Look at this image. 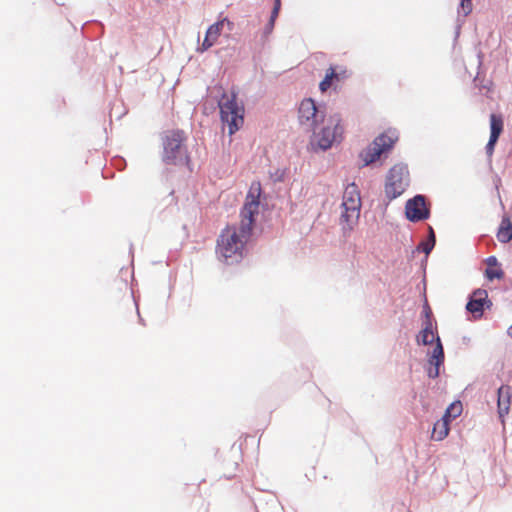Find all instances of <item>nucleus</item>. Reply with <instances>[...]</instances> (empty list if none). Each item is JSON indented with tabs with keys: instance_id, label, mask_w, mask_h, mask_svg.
<instances>
[{
	"instance_id": "1",
	"label": "nucleus",
	"mask_w": 512,
	"mask_h": 512,
	"mask_svg": "<svg viewBox=\"0 0 512 512\" xmlns=\"http://www.w3.org/2000/svg\"><path fill=\"white\" fill-rule=\"evenodd\" d=\"M261 185L253 182L241 209L239 226H227L217 240V254L226 264L239 262L252 235L255 216L259 213Z\"/></svg>"
},
{
	"instance_id": "2",
	"label": "nucleus",
	"mask_w": 512,
	"mask_h": 512,
	"mask_svg": "<svg viewBox=\"0 0 512 512\" xmlns=\"http://www.w3.org/2000/svg\"><path fill=\"white\" fill-rule=\"evenodd\" d=\"M310 146L313 150H328L343 139L344 127L338 114L330 115L310 131Z\"/></svg>"
},
{
	"instance_id": "3",
	"label": "nucleus",
	"mask_w": 512,
	"mask_h": 512,
	"mask_svg": "<svg viewBox=\"0 0 512 512\" xmlns=\"http://www.w3.org/2000/svg\"><path fill=\"white\" fill-rule=\"evenodd\" d=\"M218 106L222 123L227 125L229 135H233L244 124V107L238 103L236 92L223 93Z\"/></svg>"
},
{
	"instance_id": "4",
	"label": "nucleus",
	"mask_w": 512,
	"mask_h": 512,
	"mask_svg": "<svg viewBox=\"0 0 512 512\" xmlns=\"http://www.w3.org/2000/svg\"><path fill=\"white\" fill-rule=\"evenodd\" d=\"M436 341L435 346L429 357V364L433 367L428 369V376L436 378L439 375V368L444 362V350L439 336L437 335V327L433 326L432 319L424 320L423 329L417 336V343L429 345Z\"/></svg>"
},
{
	"instance_id": "5",
	"label": "nucleus",
	"mask_w": 512,
	"mask_h": 512,
	"mask_svg": "<svg viewBox=\"0 0 512 512\" xmlns=\"http://www.w3.org/2000/svg\"><path fill=\"white\" fill-rule=\"evenodd\" d=\"M186 135L184 131L176 129L166 131L163 138L162 160L166 164H180L188 160L187 147L185 145Z\"/></svg>"
},
{
	"instance_id": "6",
	"label": "nucleus",
	"mask_w": 512,
	"mask_h": 512,
	"mask_svg": "<svg viewBox=\"0 0 512 512\" xmlns=\"http://www.w3.org/2000/svg\"><path fill=\"white\" fill-rule=\"evenodd\" d=\"M399 139L396 129H387L361 153V158L366 165L377 161L381 155L389 152Z\"/></svg>"
},
{
	"instance_id": "7",
	"label": "nucleus",
	"mask_w": 512,
	"mask_h": 512,
	"mask_svg": "<svg viewBox=\"0 0 512 512\" xmlns=\"http://www.w3.org/2000/svg\"><path fill=\"white\" fill-rule=\"evenodd\" d=\"M410 184V175L407 165L395 164L388 172L385 181V195L389 200L401 196Z\"/></svg>"
},
{
	"instance_id": "8",
	"label": "nucleus",
	"mask_w": 512,
	"mask_h": 512,
	"mask_svg": "<svg viewBox=\"0 0 512 512\" xmlns=\"http://www.w3.org/2000/svg\"><path fill=\"white\" fill-rule=\"evenodd\" d=\"M341 207V220L347 224L349 229L358 221L361 209V196L358 186L350 183L346 186Z\"/></svg>"
},
{
	"instance_id": "9",
	"label": "nucleus",
	"mask_w": 512,
	"mask_h": 512,
	"mask_svg": "<svg viewBox=\"0 0 512 512\" xmlns=\"http://www.w3.org/2000/svg\"><path fill=\"white\" fill-rule=\"evenodd\" d=\"M324 107L316 105L312 98L303 99L298 107L297 119L303 130L310 132L326 118Z\"/></svg>"
},
{
	"instance_id": "10",
	"label": "nucleus",
	"mask_w": 512,
	"mask_h": 512,
	"mask_svg": "<svg viewBox=\"0 0 512 512\" xmlns=\"http://www.w3.org/2000/svg\"><path fill=\"white\" fill-rule=\"evenodd\" d=\"M350 75L351 73L346 66L331 65L326 70L325 77L319 84V89L324 93L331 87H336L339 83L348 79Z\"/></svg>"
},
{
	"instance_id": "11",
	"label": "nucleus",
	"mask_w": 512,
	"mask_h": 512,
	"mask_svg": "<svg viewBox=\"0 0 512 512\" xmlns=\"http://www.w3.org/2000/svg\"><path fill=\"white\" fill-rule=\"evenodd\" d=\"M405 214L408 220L418 222L429 217V209L426 206L425 197L417 195L409 199L405 205Z\"/></svg>"
},
{
	"instance_id": "12",
	"label": "nucleus",
	"mask_w": 512,
	"mask_h": 512,
	"mask_svg": "<svg viewBox=\"0 0 512 512\" xmlns=\"http://www.w3.org/2000/svg\"><path fill=\"white\" fill-rule=\"evenodd\" d=\"M225 25L228 26L229 30H232L233 23L226 17L210 25L206 31V35L201 46L198 48V51L204 52L211 48L218 41Z\"/></svg>"
},
{
	"instance_id": "13",
	"label": "nucleus",
	"mask_w": 512,
	"mask_h": 512,
	"mask_svg": "<svg viewBox=\"0 0 512 512\" xmlns=\"http://www.w3.org/2000/svg\"><path fill=\"white\" fill-rule=\"evenodd\" d=\"M491 305L492 303L488 300L487 291L478 289L473 292L466 305V309L473 314L474 318L477 319L482 317L485 306L490 308Z\"/></svg>"
},
{
	"instance_id": "14",
	"label": "nucleus",
	"mask_w": 512,
	"mask_h": 512,
	"mask_svg": "<svg viewBox=\"0 0 512 512\" xmlns=\"http://www.w3.org/2000/svg\"><path fill=\"white\" fill-rule=\"evenodd\" d=\"M511 398H512V387L511 386L502 385L501 387H499L497 408H498L499 418L501 419L502 423H504V418L510 411Z\"/></svg>"
},
{
	"instance_id": "15",
	"label": "nucleus",
	"mask_w": 512,
	"mask_h": 512,
	"mask_svg": "<svg viewBox=\"0 0 512 512\" xmlns=\"http://www.w3.org/2000/svg\"><path fill=\"white\" fill-rule=\"evenodd\" d=\"M486 263L487 268L485 270V276L488 280L492 281L494 279H502L504 277V272L499 266L495 256L488 257Z\"/></svg>"
},
{
	"instance_id": "16",
	"label": "nucleus",
	"mask_w": 512,
	"mask_h": 512,
	"mask_svg": "<svg viewBox=\"0 0 512 512\" xmlns=\"http://www.w3.org/2000/svg\"><path fill=\"white\" fill-rule=\"evenodd\" d=\"M497 238L502 243L512 240V223L509 218H503L497 232Z\"/></svg>"
},
{
	"instance_id": "17",
	"label": "nucleus",
	"mask_w": 512,
	"mask_h": 512,
	"mask_svg": "<svg viewBox=\"0 0 512 512\" xmlns=\"http://www.w3.org/2000/svg\"><path fill=\"white\" fill-rule=\"evenodd\" d=\"M450 431V427L446 420H438L432 430L431 438L435 441H441L445 439Z\"/></svg>"
},
{
	"instance_id": "18",
	"label": "nucleus",
	"mask_w": 512,
	"mask_h": 512,
	"mask_svg": "<svg viewBox=\"0 0 512 512\" xmlns=\"http://www.w3.org/2000/svg\"><path fill=\"white\" fill-rule=\"evenodd\" d=\"M504 123L501 115L491 114L490 115V138L498 140L502 131Z\"/></svg>"
},
{
	"instance_id": "19",
	"label": "nucleus",
	"mask_w": 512,
	"mask_h": 512,
	"mask_svg": "<svg viewBox=\"0 0 512 512\" xmlns=\"http://www.w3.org/2000/svg\"><path fill=\"white\" fill-rule=\"evenodd\" d=\"M280 8H281V0H275L274 1V7H273V10H272V13H271V16H270V19H269V22L266 26V29L270 32L273 27H274V24H275V21L279 15V11H280Z\"/></svg>"
},
{
	"instance_id": "20",
	"label": "nucleus",
	"mask_w": 512,
	"mask_h": 512,
	"mask_svg": "<svg viewBox=\"0 0 512 512\" xmlns=\"http://www.w3.org/2000/svg\"><path fill=\"white\" fill-rule=\"evenodd\" d=\"M446 410H448V414L456 418L462 413V403L460 401L453 402Z\"/></svg>"
},
{
	"instance_id": "21",
	"label": "nucleus",
	"mask_w": 512,
	"mask_h": 512,
	"mask_svg": "<svg viewBox=\"0 0 512 512\" xmlns=\"http://www.w3.org/2000/svg\"><path fill=\"white\" fill-rule=\"evenodd\" d=\"M460 9L464 16H467L472 11V0H461Z\"/></svg>"
},
{
	"instance_id": "22",
	"label": "nucleus",
	"mask_w": 512,
	"mask_h": 512,
	"mask_svg": "<svg viewBox=\"0 0 512 512\" xmlns=\"http://www.w3.org/2000/svg\"><path fill=\"white\" fill-rule=\"evenodd\" d=\"M498 140L494 139L493 138H489V141L486 145V153L489 157H491L494 153V148H495V145L497 143Z\"/></svg>"
},
{
	"instance_id": "23",
	"label": "nucleus",
	"mask_w": 512,
	"mask_h": 512,
	"mask_svg": "<svg viewBox=\"0 0 512 512\" xmlns=\"http://www.w3.org/2000/svg\"><path fill=\"white\" fill-rule=\"evenodd\" d=\"M435 243L431 242V241H427V242H423L421 243V249L423 252H425L426 254H429L430 251L433 249Z\"/></svg>"
},
{
	"instance_id": "24",
	"label": "nucleus",
	"mask_w": 512,
	"mask_h": 512,
	"mask_svg": "<svg viewBox=\"0 0 512 512\" xmlns=\"http://www.w3.org/2000/svg\"><path fill=\"white\" fill-rule=\"evenodd\" d=\"M424 313H425V320L431 319L432 312L428 305L424 307Z\"/></svg>"
},
{
	"instance_id": "25",
	"label": "nucleus",
	"mask_w": 512,
	"mask_h": 512,
	"mask_svg": "<svg viewBox=\"0 0 512 512\" xmlns=\"http://www.w3.org/2000/svg\"><path fill=\"white\" fill-rule=\"evenodd\" d=\"M452 415L451 414H448V410L445 411L443 417L441 418V420H446L447 421V424L449 425L450 423V420L452 419Z\"/></svg>"
},
{
	"instance_id": "26",
	"label": "nucleus",
	"mask_w": 512,
	"mask_h": 512,
	"mask_svg": "<svg viewBox=\"0 0 512 512\" xmlns=\"http://www.w3.org/2000/svg\"><path fill=\"white\" fill-rule=\"evenodd\" d=\"M428 241L435 243V234L432 228H430V237Z\"/></svg>"
},
{
	"instance_id": "27",
	"label": "nucleus",
	"mask_w": 512,
	"mask_h": 512,
	"mask_svg": "<svg viewBox=\"0 0 512 512\" xmlns=\"http://www.w3.org/2000/svg\"><path fill=\"white\" fill-rule=\"evenodd\" d=\"M508 334L512 338V325L508 329Z\"/></svg>"
}]
</instances>
